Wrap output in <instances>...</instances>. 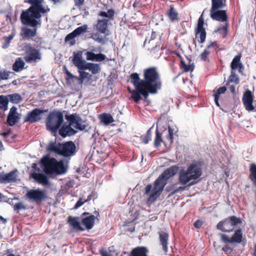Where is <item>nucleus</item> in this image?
Masks as SVG:
<instances>
[{"instance_id":"nucleus-52","label":"nucleus","mask_w":256,"mask_h":256,"mask_svg":"<svg viewBox=\"0 0 256 256\" xmlns=\"http://www.w3.org/2000/svg\"><path fill=\"white\" fill-rule=\"evenodd\" d=\"M76 34L74 33V32H72L71 33L68 34L65 38V41H68L69 40H71L74 39L75 37H76Z\"/></svg>"},{"instance_id":"nucleus-18","label":"nucleus","mask_w":256,"mask_h":256,"mask_svg":"<svg viewBox=\"0 0 256 256\" xmlns=\"http://www.w3.org/2000/svg\"><path fill=\"white\" fill-rule=\"evenodd\" d=\"M20 119V114L17 112V108L13 106L10 110L6 120L7 124L12 126L17 123Z\"/></svg>"},{"instance_id":"nucleus-36","label":"nucleus","mask_w":256,"mask_h":256,"mask_svg":"<svg viewBox=\"0 0 256 256\" xmlns=\"http://www.w3.org/2000/svg\"><path fill=\"white\" fill-rule=\"evenodd\" d=\"M8 96L10 102L13 104H17L22 100L21 96L18 94H9Z\"/></svg>"},{"instance_id":"nucleus-7","label":"nucleus","mask_w":256,"mask_h":256,"mask_svg":"<svg viewBox=\"0 0 256 256\" xmlns=\"http://www.w3.org/2000/svg\"><path fill=\"white\" fill-rule=\"evenodd\" d=\"M76 146L72 141L66 142L64 144H58L57 146L54 142L50 143L48 147L50 152H54L64 157H68L74 154Z\"/></svg>"},{"instance_id":"nucleus-43","label":"nucleus","mask_w":256,"mask_h":256,"mask_svg":"<svg viewBox=\"0 0 256 256\" xmlns=\"http://www.w3.org/2000/svg\"><path fill=\"white\" fill-rule=\"evenodd\" d=\"M25 209H26V206L22 202L16 203L14 206V211H16L17 213L20 210Z\"/></svg>"},{"instance_id":"nucleus-19","label":"nucleus","mask_w":256,"mask_h":256,"mask_svg":"<svg viewBox=\"0 0 256 256\" xmlns=\"http://www.w3.org/2000/svg\"><path fill=\"white\" fill-rule=\"evenodd\" d=\"M72 60L74 65L78 69L84 70V68L86 63L82 60V52L79 51L76 53H74Z\"/></svg>"},{"instance_id":"nucleus-1","label":"nucleus","mask_w":256,"mask_h":256,"mask_svg":"<svg viewBox=\"0 0 256 256\" xmlns=\"http://www.w3.org/2000/svg\"><path fill=\"white\" fill-rule=\"evenodd\" d=\"M143 76V79L140 80L138 73H132L130 75V82L136 88L132 92L134 102L136 103L142 99L141 95L146 98L149 94H156L162 87L160 75L156 67L144 69Z\"/></svg>"},{"instance_id":"nucleus-46","label":"nucleus","mask_w":256,"mask_h":256,"mask_svg":"<svg viewBox=\"0 0 256 256\" xmlns=\"http://www.w3.org/2000/svg\"><path fill=\"white\" fill-rule=\"evenodd\" d=\"M168 134L166 136V139L168 140L170 142V144H172L173 142L174 130L171 128H170L169 126L168 128Z\"/></svg>"},{"instance_id":"nucleus-58","label":"nucleus","mask_w":256,"mask_h":256,"mask_svg":"<svg viewBox=\"0 0 256 256\" xmlns=\"http://www.w3.org/2000/svg\"><path fill=\"white\" fill-rule=\"evenodd\" d=\"M65 72L67 76V79H72L76 78L74 75L71 74L68 70L66 69Z\"/></svg>"},{"instance_id":"nucleus-48","label":"nucleus","mask_w":256,"mask_h":256,"mask_svg":"<svg viewBox=\"0 0 256 256\" xmlns=\"http://www.w3.org/2000/svg\"><path fill=\"white\" fill-rule=\"evenodd\" d=\"M96 54L92 52H87L86 53V58L88 60H94Z\"/></svg>"},{"instance_id":"nucleus-62","label":"nucleus","mask_w":256,"mask_h":256,"mask_svg":"<svg viewBox=\"0 0 256 256\" xmlns=\"http://www.w3.org/2000/svg\"><path fill=\"white\" fill-rule=\"evenodd\" d=\"M92 194H90L89 196H88L87 197V198L84 200L86 201V202H89L92 200Z\"/></svg>"},{"instance_id":"nucleus-10","label":"nucleus","mask_w":256,"mask_h":256,"mask_svg":"<svg viewBox=\"0 0 256 256\" xmlns=\"http://www.w3.org/2000/svg\"><path fill=\"white\" fill-rule=\"evenodd\" d=\"M25 197L38 204H40L42 202L46 200L48 198L46 190L39 188L28 190L25 194Z\"/></svg>"},{"instance_id":"nucleus-61","label":"nucleus","mask_w":256,"mask_h":256,"mask_svg":"<svg viewBox=\"0 0 256 256\" xmlns=\"http://www.w3.org/2000/svg\"><path fill=\"white\" fill-rule=\"evenodd\" d=\"M0 220L2 224H5L6 222V220L1 216H0Z\"/></svg>"},{"instance_id":"nucleus-42","label":"nucleus","mask_w":256,"mask_h":256,"mask_svg":"<svg viewBox=\"0 0 256 256\" xmlns=\"http://www.w3.org/2000/svg\"><path fill=\"white\" fill-rule=\"evenodd\" d=\"M226 22V24H224V26H223L221 28H219L218 29V31H222V34H223L222 38H226V36L228 32V28L230 26L228 22Z\"/></svg>"},{"instance_id":"nucleus-54","label":"nucleus","mask_w":256,"mask_h":256,"mask_svg":"<svg viewBox=\"0 0 256 256\" xmlns=\"http://www.w3.org/2000/svg\"><path fill=\"white\" fill-rule=\"evenodd\" d=\"M0 184H7L5 174L3 172L0 173Z\"/></svg>"},{"instance_id":"nucleus-56","label":"nucleus","mask_w":256,"mask_h":256,"mask_svg":"<svg viewBox=\"0 0 256 256\" xmlns=\"http://www.w3.org/2000/svg\"><path fill=\"white\" fill-rule=\"evenodd\" d=\"M213 47L215 50L218 48V46L216 42H212L210 44L207 46V48H210Z\"/></svg>"},{"instance_id":"nucleus-57","label":"nucleus","mask_w":256,"mask_h":256,"mask_svg":"<svg viewBox=\"0 0 256 256\" xmlns=\"http://www.w3.org/2000/svg\"><path fill=\"white\" fill-rule=\"evenodd\" d=\"M228 86H229L228 88L230 89V92L234 96H235L236 94L235 86L233 84H230Z\"/></svg>"},{"instance_id":"nucleus-24","label":"nucleus","mask_w":256,"mask_h":256,"mask_svg":"<svg viewBox=\"0 0 256 256\" xmlns=\"http://www.w3.org/2000/svg\"><path fill=\"white\" fill-rule=\"evenodd\" d=\"M241 57L242 54L239 53L233 58L230 64V68L232 70L238 69L240 71L242 68V64L240 61Z\"/></svg>"},{"instance_id":"nucleus-13","label":"nucleus","mask_w":256,"mask_h":256,"mask_svg":"<svg viewBox=\"0 0 256 256\" xmlns=\"http://www.w3.org/2000/svg\"><path fill=\"white\" fill-rule=\"evenodd\" d=\"M94 214H92L88 212H84L81 214L82 224L84 226L85 230H90L93 228L94 225V220L96 218L98 220L100 216L98 212L95 210Z\"/></svg>"},{"instance_id":"nucleus-35","label":"nucleus","mask_w":256,"mask_h":256,"mask_svg":"<svg viewBox=\"0 0 256 256\" xmlns=\"http://www.w3.org/2000/svg\"><path fill=\"white\" fill-rule=\"evenodd\" d=\"M163 142L162 139V134L158 130L156 132V138L154 140V146L158 148L160 146L161 142Z\"/></svg>"},{"instance_id":"nucleus-26","label":"nucleus","mask_w":256,"mask_h":256,"mask_svg":"<svg viewBox=\"0 0 256 256\" xmlns=\"http://www.w3.org/2000/svg\"><path fill=\"white\" fill-rule=\"evenodd\" d=\"M37 26H34V28L32 30L27 28H23L22 30L23 36L28 39L35 36L36 34V27Z\"/></svg>"},{"instance_id":"nucleus-32","label":"nucleus","mask_w":256,"mask_h":256,"mask_svg":"<svg viewBox=\"0 0 256 256\" xmlns=\"http://www.w3.org/2000/svg\"><path fill=\"white\" fill-rule=\"evenodd\" d=\"M231 82H234L236 85L240 82L238 76L234 70L231 71L230 74L226 82V85L228 86Z\"/></svg>"},{"instance_id":"nucleus-8","label":"nucleus","mask_w":256,"mask_h":256,"mask_svg":"<svg viewBox=\"0 0 256 256\" xmlns=\"http://www.w3.org/2000/svg\"><path fill=\"white\" fill-rule=\"evenodd\" d=\"M242 224V219L235 216H228L219 222L216 228L222 232L230 233L234 231L236 226Z\"/></svg>"},{"instance_id":"nucleus-15","label":"nucleus","mask_w":256,"mask_h":256,"mask_svg":"<svg viewBox=\"0 0 256 256\" xmlns=\"http://www.w3.org/2000/svg\"><path fill=\"white\" fill-rule=\"evenodd\" d=\"M210 17L212 20L220 22H228V17L226 10H222V9L212 10V9H210Z\"/></svg>"},{"instance_id":"nucleus-39","label":"nucleus","mask_w":256,"mask_h":256,"mask_svg":"<svg viewBox=\"0 0 256 256\" xmlns=\"http://www.w3.org/2000/svg\"><path fill=\"white\" fill-rule=\"evenodd\" d=\"M184 187L180 186L178 188H174V186H168L166 188V191L168 192H171L170 194L169 195V196H170L178 192L180 190H184Z\"/></svg>"},{"instance_id":"nucleus-49","label":"nucleus","mask_w":256,"mask_h":256,"mask_svg":"<svg viewBox=\"0 0 256 256\" xmlns=\"http://www.w3.org/2000/svg\"><path fill=\"white\" fill-rule=\"evenodd\" d=\"M85 202L86 201L84 200H82V198H80L78 201L75 204L74 208L78 209V208L82 206Z\"/></svg>"},{"instance_id":"nucleus-11","label":"nucleus","mask_w":256,"mask_h":256,"mask_svg":"<svg viewBox=\"0 0 256 256\" xmlns=\"http://www.w3.org/2000/svg\"><path fill=\"white\" fill-rule=\"evenodd\" d=\"M220 240L224 243L242 244L244 240L243 230L242 228L236 229L230 238L226 234L220 233Z\"/></svg>"},{"instance_id":"nucleus-5","label":"nucleus","mask_w":256,"mask_h":256,"mask_svg":"<svg viewBox=\"0 0 256 256\" xmlns=\"http://www.w3.org/2000/svg\"><path fill=\"white\" fill-rule=\"evenodd\" d=\"M40 163L43 170L46 174H61L65 173L66 171L62 160L58 162L56 158H50L47 156L41 159Z\"/></svg>"},{"instance_id":"nucleus-6","label":"nucleus","mask_w":256,"mask_h":256,"mask_svg":"<svg viewBox=\"0 0 256 256\" xmlns=\"http://www.w3.org/2000/svg\"><path fill=\"white\" fill-rule=\"evenodd\" d=\"M64 121L62 113L58 110H54L48 114L46 120V128L52 134H56Z\"/></svg>"},{"instance_id":"nucleus-20","label":"nucleus","mask_w":256,"mask_h":256,"mask_svg":"<svg viewBox=\"0 0 256 256\" xmlns=\"http://www.w3.org/2000/svg\"><path fill=\"white\" fill-rule=\"evenodd\" d=\"M159 240L165 253L168 252L169 234L168 232L160 231L158 232Z\"/></svg>"},{"instance_id":"nucleus-9","label":"nucleus","mask_w":256,"mask_h":256,"mask_svg":"<svg viewBox=\"0 0 256 256\" xmlns=\"http://www.w3.org/2000/svg\"><path fill=\"white\" fill-rule=\"evenodd\" d=\"M115 12L112 9L108 10L107 12L101 11L99 12L98 15L100 16L104 17L106 18L102 20H98L97 22L96 25V28L98 31L101 34H105L107 32L108 30V24L110 20L114 18V16Z\"/></svg>"},{"instance_id":"nucleus-25","label":"nucleus","mask_w":256,"mask_h":256,"mask_svg":"<svg viewBox=\"0 0 256 256\" xmlns=\"http://www.w3.org/2000/svg\"><path fill=\"white\" fill-rule=\"evenodd\" d=\"M84 70H89L93 74L100 73L101 70L100 64L91 62L86 63L84 68Z\"/></svg>"},{"instance_id":"nucleus-64","label":"nucleus","mask_w":256,"mask_h":256,"mask_svg":"<svg viewBox=\"0 0 256 256\" xmlns=\"http://www.w3.org/2000/svg\"><path fill=\"white\" fill-rule=\"evenodd\" d=\"M6 256H22L20 254H17V255H16L12 253H10V254H7Z\"/></svg>"},{"instance_id":"nucleus-29","label":"nucleus","mask_w":256,"mask_h":256,"mask_svg":"<svg viewBox=\"0 0 256 256\" xmlns=\"http://www.w3.org/2000/svg\"><path fill=\"white\" fill-rule=\"evenodd\" d=\"M18 170H15L8 173L5 174L7 183L14 182L17 180Z\"/></svg>"},{"instance_id":"nucleus-34","label":"nucleus","mask_w":256,"mask_h":256,"mask_svg":"<svg viewBox=\"0 0 256 256\" xmlns=\"http://www.w3.org/2000/svg\"><path fill=\"white\" fill-rule=\"evenodd\" d=\"M8 99L4 96H0V109L3 111L8 110Z\"/></svg>"},{"instance_id":"nucleus-37","label":"nucleus","mask_w":256,"mask_h":256,"mask_svg":"<svg viewBox=\"0 0 256 256\" xmlns=\"http://www.w3.org/2000/svg\"><path fill=\"white\" fill-rule=\"evenodd\" d=\"M180 68L183 70V72H192L194 69V66L192 64L187 65L184 61L182 59L180 60Z\"/></svg>"},{"instance_id":"nucleus-17","label":"nucleus","mask_w":256,"mask_h":256,"mask_svg":"<svg viewBox=\"0 0 256 256\" xmlns=\"http://www.w3.org/2000/svg\"><path fill=\"white\" fill-rule=\"evenodd\" d=\"M254 96L251 91L247 90L244 94L242 96V102L245 106L246 109L248 111H252L254 110L252 105Z\"/></svg>"},{"instance_id":"nucleus-23","label":"nucleus","mask_w":256,"mask_h":256,"mask_svg":"<svg viewBox=\"0 0 256 256\" xmlns=\"http://www.w3.org/2000/svg\"><path fill=\"white\" fill-rule=\"evenodd\" d=\"M79 217L69 216L68 218V222L72 226L73 228L80 231H84L85 228L80 226V222H78Z\"/></svg>"},{"instance_id":"nucleus-55","label":"nucleus","mask_w":256,"mask_h":256,"mask_svg":"<svg viewBox=\"0 0 256 256\" xmlns=\"http://www.w3.org/2000/svg\"><path fill=\"white\" fill-rule=\"evenodd\" d=\"M75 6L78 8H80L84 4V0H74Z\"/></svg>"},{"instance_id":"nucleus-50","label":"nucleus","mask_w":256,"mask_h":256,"mask_svg":"<svg viewBox=\"0 0 256 256\" xmlns=\"http://www.w3.org/2000/svg\"><path fill=\"white\" fill-rule=\"evenodd\" d=\"M80 78H78V80H80L81 82H82L83 80L87 78L89 74L88 72L84 71L80 72Z\"/></svg>"},{"instance_id":"nucleus-53","label":"nucleus","mask_w":256,"mask_h":256,"mask_svg":"<svg viewBox=\"0 0 256 256\" xmlns=\"http://www.w3.org/2000/svg\"><path fill=\"white\" fill-rule=\"evenodd\" d=\"M203 224V222L202 220H196L194 223V226L196 228H200Z\"/></svg>"},{"instance_id":"nucleus-12","label":"nucleus","mask_w":256,"mask_h":256,"mask_svg":"<svg viewBox=\"0 0 256 256\" xmlns=\"http://www.w3.org/2000/svg\"><path fill=\"white\" fill-rule=\"evenodd\" d=\"M24 50L26 56L24 58L26 62H36L41 60L42 56L40 50L32 47L31 44H26L24 46Z\"/></svg>"},{"instance_id":"nucleus-41","label":"nucleus","mask_w":256,"mask_h":256,"mask_svg":"<svg viewBox=\"0 0 256 256\" xmlns=\"http://www.w3.org/2000/svg\"><path fill=\"white\" fill-rule=\"evenodd\" d=\"M88 26L87 25L84 24L82 26H79L76 28L73 32L76 34V36L82 34L83 32H86Z\"/></svg>"},{"instance_id":"nucleus-63","label":"nucleus","mask_w":256,"mask_h":256,"mask_svg":"<svg viewBox=\"0 0 256 256\" xmlns=\"http://www.w3.org/2000/svg\"><path fill=\"white\" fill-rule=\"evenodd\" d=\"M10 134V132L9 131V132H3L2 134V135L4 136H8Z\"/></svg>"},{"instance_id":"nucleus-47","label":"nucleus","mask_w":256,"mask_h":256,"mask_svg":"<svg viewBox=\"0 0 256 256\" xmlns=\"http://www.w3.org/2000/svg\"><path fill=\"white\" fill-rule=\"evenodd\" d=\"M106 56L102 54H96L94 60L96 62H102L105 60Z\"/></svg>"},{"instance_id":"nucleus-59","label":"nucleus","mask_w":256,"mask_h":256,"mask_svg":"<svg viewBox=\"0 0 256 256\" xmlns=\"http://www.w3.org/2000/svg\"><path fill=\"white\" fill-rule=\"evenodd\" d=\"M214 96V102H216V104L217 106H220V103L218 102L219 98L218 96Z\"/></svg>"},{"instance_id":"nucleus-30","label":"nucleus","mask_w":256,"mask_h":256,"mask_svg":"<svg viewBox=\"0 0 256 256\" xmlns=\"http://www.w3.org/2000/svg\"><path fill=\"white\" fill-rule=\"evenodd\" d=\"M99 118L104 124L108 125L114 122V120L110 114L103 113L100 115Z\"/></svg>"},{"instance_id":"nucleus-40","label":"nucleus","mask_w":256,"mask_h":256,"mask_svg":"<svg viewBox=\"0 0 256 256\" xmlns=\"http://www.w3.org/2000/svg\"><path fill=\"white\" fill-rule=\"evenodd\" d=\"M152 138V132L150 129H149L146 134L142 135L140 136V140L144 144H147L150 140H151Z\"/></svg>"},{"instance_id":"nucleus-16","label":"nucleus","mask_w":256,"mask_h":256,"mask_svg":"<svg viewBox=\"0 0 256 256\" xmlns=\"http://www.w3.org/2000/svg\"><path fill=\"white\" fill-rule=\"evenodd\" d=\"M204 19L203 18L202 14L198 18L197 27L195 29L196 36L198 34L200 35V43H203L205 41L206 38V32L204 27Z\"/></svg>"},{"instance_id":"nucleus-31","label":"nucleus","mask_w":256,"mask_h":256,"mask_svg":"<svg viewBox=\"0 0 256 256\" xmlns=\"http://www.w3.org/2000/svg\"><path fill=\"white\" fill-rule=\"evenodd\" d=\"M167 15L170 21L172 22L179 20L178 12L172 6H170V9L167 12Z\"/></svg>"},{"instance_id":"nucleus-60","label":"nucleus","mask_w":256,"mask_h":256,"mask_svg":"<svg viewBox=\"0 0 256 256\" xmlns=\"http://www.w3.org/2000/svg\"><path fill=\"white\" fill-rule=\"evenodd\" d=\"M13 38V36L10 35L8 36L5 37L4 40L6 41H7L8 42H9L11 40H12Z\"/></svg>"},{"instance_id":"nucleus-38","label":"nucleus","mask_w":256,"mask_h":256,"mask_svg":"<svg viewBox=\"0 0 256 256\" xmlns=\"http://www.w3.org/2000/svg\"><path fill=\"white\" fill-rule=\"evenodd\" d=\"M225 244L222 248V250L226 254L232 255L234 250V247L231 246L230 243H224Z\"/></svg>"},{"instance_id":"nucleus-44","label":"nucleus","mask_w":256,"mask_h":256,"mask_svg":"<svg viewBox=\"0 0 256 256\" xmlns=\"http://www.w3.org/2000/svg\"><path fill=\"white\" fill-rule=\"evenodd\" d=\"M210 52L208 50V48H206L200 56V60L204 61L208 60V56L210 54Z\"/></svg>"},{"instance_id":"nucleus-45","label":"nucleus","mask_w":256,"mask_h":256,"mask_svg":"<svg viewBox=\"0 0 256 256\" xmlns=\"http://www.w3.org/2000/svg\"><path fill=\"white\" fill-rule=\"evenodd\" d=\"M226 90V86H222L216 90H214V92H215L214 96L220 97V94H224Z\"/></svg>"},{"instance_id":"nucleus-4","label":"nucleus","mask_w":256,"mask_h":256,"mask_svg":"<svg viewBox=\"0 0 256 256\" xmlns=\"http://www.w3.org/2000/svg\"><path fill=\"white\" fill-rule=\"evenodd\" d=\"M178 182L180 184L185 185L191 180H195L198 178L202 174V170L200 166L196 162L190 164L186 170L182 168L178 173ZM196 182L192 181L190 185L194 184Z\"/></svg>"},{"instance_id":"nucleus-21","label":"nucleus","mask_w":256,"mask_h":256,"mask_svg":"<svg viewBox=\"0 0 256 256\" xmlns=\"http://www.w3.org/2000/svg\"><path fill=\"white\" fill-rule=\"evenodd\" d=\"M31 177L38 184L44 186L49 185L48 179L46 175L42 173L33 172L31 174Z\"/></svg>"},{"instance_id":"nucleus-28","label":"nucleus","mask_w":256,"mask_h":256,"mask_svg":"<svg viewBox=\"0 0 256 256\" xmlns=\"http://www.w3.org/2000/svg\"><path fill=\"white\" fill-rule=\"evenodd\" d=\"M156 34L154 32H152L151 34V36H150V40H148V42H147V39H146L144 42V46H145L147 47V48L148 50L150 51L152 50H159L160 49V46H158L156 44L154 46L150 48L149 46H147L148 44H150V42L153 43L152 40L156 38Z\"/></svg>"},{"instance_id":"nucleus-51","label":"nucleus","mask_w":256,"mask_h":256,"mask_svg":"<svg viewBox=\"0 0 256 256\" xmlns=\"http://www.w3.org/2000/svg\"><path fill=\"white\" fill-rule=\"evenodd\" d=\"M9 77L8 72H0V80H7Z\"/></svg>"},{"instance_id":"nucleus-14","label":"nucleus","mask_w":256,"mask_h":256,"mask_svg":"<svg viewBox=\"0 0 256 256\" xmlns=\"http://www.w3.org/2000/svg\"><path fill=\"white\" fill-rule=\"evenodd\" d=\"M47 112V110H40L36 108L28 112L24 118V122H29L32 124L39 122L42 118V114Z\"/></svg>"},{"instance_id":"nucleus-2","label":"nucleus","mask_w":256,"mask_h":256,"mask_svg":"<svg viewBox=\"0 0 256 256\" xmlns=\"http://www.w3.org/2000/svg\"><path fill=\"white\" fill-rule=\"evenodd\" d=\"M179 168L177 166H170L164 171L155 180L152 189L151 184L146 186L144 188V194L148 195L150 194L147 198V202L152 203L160 196L167 184L168 180L175 176Z\"/></svg>"},{"instance_id":"nucleus-3","label":"nucleus","mask_w":256,"mask_h":256,"mask_svg":"<svg viewBox=\"0 0 256 256\" xmlns=\"http://www.w3.org/2000/svg\"><path fill=\"white\" fill-rule=\"evenodd\" d=\"M65 118L68 122V124H64L58 130L59 134L62 138L74 136L76 134V131L72 126L80 130H84L88 127V125L83 124L82 118L76 113L66 115Z\"/></svg>"},{"instance_id":"nucleus-33","label":"nucleus","mask_w":256,"mask_h":256,"mask_svg":"<svg viewBox=\"0 0 256 256\" xmlns=\"http://www.w3.org/2000/svg\"><path fill=\"white\" fill-rule=\"evenodd\" d=\"M25 65L24 62L20 58H18L12 65V70L18 72L21 70Z\"/></svg>"},{"instance_id":"nucleus-22","label":"nucleus","mask_w":256,"mask_h":256,"mask_svg":"<svg viewBox=\"0 0 256 256\" xmlns=\"http://www.w3.org/2000/svg\"><path fill=\"white\" fill-rule=\"evenodd\" d=\"M148 252L144 246H137L131 250L129 256H148Z\"/></svg>"},{"instance_id":"nucleus-27","label":"nucleus","mask_w":256,"mask_h":256,"mask_svg":"<svg viewBox=\"0 0 256 256\" xmlns=\"http://www.w3.org/2000/svg\"><path fill=\"white\" fill-rule=\"evenodd\" d=\"M212 6L210 9H222L226 6V0H211Z\"/></svg>"}]
</instances>
